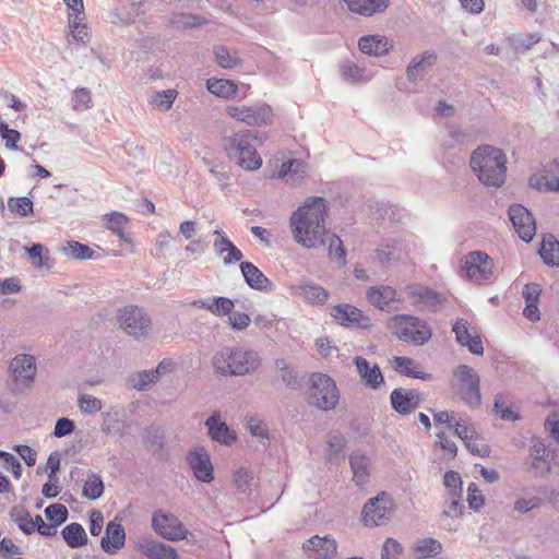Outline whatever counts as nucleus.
Returning <instances> with one entry per match:
<instances>
[{
    "instance_id": "2",
    "label": "nucleus",
    "mask_w": 559,
    "mask_h": 559,
    "mask_svg": "<svg viewBox=\"0 0 559 559\" xmlns=\"http://www.w3.org/2000/svg\"><path fill=\"white\" fill-rule=\"evenodd\" d=\"M469 166L486 187L500 188L507 178V156L501 148L484 144L471 154Z\"/></svg>"
},
{
    "instance_id": "57",
    "label": "nucleus",
    "mask_w": 559,
    "mask_h": 559,
    "mask_svg": "<svg viewBox=\"0 0 559 559\" xmlns=\"http://www.w3.org/2000/svg\"><path fill=\"white\" fill-rule=\"evenodd\" d=\"M235 305L234 301L227 297H215L209 307V311L218 317H224L231 313Z\"/></svg>"
},
{
    "instance_id": "13",
    "label": "nucleus",
    "mask_w": 559,
    "mask_h": 559,
    "mask_svg": "<svg viewBox=\"0 0 559 559\" xmlns=\"http://www.w3.org/2000/svg\"><path fill=\"white\" fill-rule=\"evenodd\" d=\"M407 295L413 304L420 310L427 312H436L447 300L443 294L423 285H409Z\"/></svg>"
},
{
    "instance_id": "11",
    "label": "nucleus",
    "mask_w": 559,
    "mask_h": 559,
    "mask_svg": "<svg viewBox=\"0 0 559 559\" xmlns=\"http://www.w3.org/2000/svg\"><path fill=\"white\" fill-rule=\"evenodd\" d=\"M392 499L385 492L371 498L362 509L361 519L366 526H378L388 521L392 512Z\"/></svg>"
},
{
    "instance_id": "1",
    "label": "nucleus",
    "mask_w": 559,
    "mask_h": 559,
    "mask_svg": "<svg viewBox=\"0 0 559 559\" xmlns=\"http://www.w3.org/2000/svg\"><path fill=\"white\" fill-rule=\"evenodd\" d=\"M326 215V200L322 197H308L289 218L293 239L306 249L322 247L329 236Z\"/></svg>"
},
{
    "instance_id": "20",
    "label": "nucleus",
    "mask_w": 559,
    "mask_h": 559,
    "mask_svg": "<svg viewBox=\"0 0 559 559\" xmlns=\"http://www.w3.org/2000/svg\"><path fill=\"white\" fill-rule=\"evenodd\" d=\"M331 316L336 320L337 323L347 328H366L369 323V319L364 316L360 309L348 304L334 306Z\"/></svg>"
},
{
    "instance_id": "58",
    "label": "nucleus",
    "mask_w": 559,
    "mask_h": 559,
    "mask_svg": "<svg viewBox=\"0 0 559 559\" xmlns=\"http://www.w3.org/2000/svg\"><path fill=\"white\" fill-rule=\"evenodd\" d=\"M326 238L329 240V247H328L329 257L332 259L338 260L342 264H345V262H346L345 254L346 253H345L341 238L338 236H336L335 234H332V235L329 234V236H326Z\"/></svg>"
},
{
    "instance_id": "28",
    "label": "nucleus",
    "mask_w": 559,
    "mask_h": 559,
    "mask_svg": "<svg viewBox=\"0 0 559 559\" xmlns=\"http://www.w3.org/2000/svg\"><path fill=\"white\" fill-rule=\"evenodd\" d=\"M143 2H121L109 12V22L116 25L133 23L140 15Z\"/></svg>"
},
{
    "instance_id": "26",
    "label": "nucleus",
    "mask_w": 559,
    "mask_h": 559,
    "mask_svg": "<svg viewBox=\"0 0 559 559\" xmlns=\"http://www.w3.org/2000/svg\"><path fill=\"white\" fill-rule=\"evenodd\" d=\"M126 542V532L120 523L110 521L106 526L105 536L100 540V546L107 554H116L121 549Z\"/></svg>"
},
{
    "instance_id": "18",
    "label": "nucleus",
    "mask_w": 559,
    "mask_h": 559,
    "mask_svg": "<svg viewBox=\"0 0 559 559\" xmlns=\"http://www.w3.org/2000/svg\"><path fill=\"white\" fill-rule=\"evenodd\" d=\"M354 365L362 383L371 390H378L384 385V377L377 364H371L361 356L354 358Z\"/></svg>"
},
{
    "instance_id": "33",
    "label": "nucleus",
    "mask_w": 559,
    "mask_h": 559,
    "mask_svg": "<svg viewBox=\"0 0 559 559\" xmlns=\"http://www.w3.org/2000/svg\"><path fill=\"white\" fill-rule=\"evenodd\" d=\"M306 173L307 164L300 159L292 158L281 165L278 176L290 185H299Z\"/></svg>"
},
{
    "instance_id": "6",
    "label": "nucleus",
    "mask_w": 559,
    "mask_h": 559,
    "mask_svg": "<svg viewBox=\"0 0 559 559\" xmlns=\"http://www.w3.org/2000/svg\"><path fill=\"white\" fill-rule=\"evenodd\" d=\"M340 391L336 382L328 374L316 372L310 377L307 402L320 411L329 412L336 407Z\"/></svg>"
},
{
    "instance_id": "64",
    "label": "nucleus",
    "mask_w": 559,
    "mask_h": 559,
    "mask_svg": "<svg viewBox=\"0 0 559 559\" xmlns=\"http://www.w3.org/2000/svg\"><path fill=\"white\" fill-rule=\"evenodd\" d=\"M545 430L559 443V413H550L545 420Z\"/></svg>"
},
{
    "instance_id": "47",
    "label": "nucleus",
    "mask_w": 559,
    "mask_h": 559,
    "mask_svg": "<svg viewBox=\"0 0 559 559\" xmlns=\"http://www.w3.org/2000/svg\"><path fill=\"white\" fill-rule=\"evenodd\" d=\"M276 367L280 370V377L282 381L290 389L299 388V379L297 371L289 366L284 359H278L276 361Z\"/></svg>"
},
{
    "instance_id": "23",
    "label": "nucleus",
    "mask_w": 559,
    "mask_h": 559,
    "mask_svg": "<svg viewBox=\"0 0 559 559\" xmlns=\"http://www.w3.org/2000/svg\"><path fill=\"white\" fill-rule=\"evenodd\" d=\"M304 549L313 551L312 559H332L337 552V544L331 536L314 535L304 544Z\"/></svg>"
},
{
    "instance_id": "38",
    "label": "nucleus",
    "mask_w": 559,
    "mask_h": 559,
    "mask_svg": "<svg viewBox=\"0 0 559 559\" xmlns=\"http://www.w3.org/2000/svg\"><path fill=\"white\" fill-rule=\"evenodd\" d=\"M539 255L545 264L559 267V241L552 235L544 237Z\"/></svg>"
},
{
    "instance_id": "16",
    "label": "nucleus",
    "mask_w": 559,
    "mask_h": 559,
    "mask_svg": "<svg viewBox=\"0 0 559 559\" xmlns=\"http://www.w3.org/2000/svg\"><path fill=\"white\" fill-rule=\"evenodd\" d=\"M174 362L169 359H163L158 365L150 370H143L131 374L129 378L130 386L136 391H147L160 379L162 376L171 372Z\"/></svg>"
},
{
    "instance_id": "24",
    "label": "nucleus",
    "mask_w": 559,
    "mask_h": 559,
    "mask_svg": "<svg viewBox=\"0 0 559 559\" xmlns=\"http://www.w3.org/2000/svg\"><path fill=\"white\" fill-rule=\"evenodd\" d=\"M406 254L404 245L394 239L383 240L374 251V258L381 265L402 260Z\"/></svg>"
},
{
    "instance_id": "3",
    "label": "nucleus",
    "mask_w": 559,
    "mask_h": 559,
    "mask_svg": "<svg viewBox=\"0 0 559 559\" xmlns=\"http://www.w3.org/2000/svg\"><path fill=\"white\" fill-rule=\"evenodd\" d=\"M215 371L222 376L253 374L261 366V357L254 349L243 346H226L212 358Z\"/></svg>"
},
{
    "instance_id": "9",
    "label": "nucleus",
    "mask_w": 559,
    "mask_h": 559,
    "mask_svg": "<svg viewBox=\"0 0 559 559\" xmlns=\"http://www.w3.org/2000/svg\"><path fill=\"white\" fill-rule=\"evenodd\" d=\"M461 269L465 277L473 283L481 284L493 277V260L480 250L465 254L461 261Z\"/></svg>"
},
{
    "instance_id": "4",
    "label": "nucleus",
    "mask_w": 559,
    "mask_h": 559,
    "mask_svg": "<svg viewBox=\"0 0 559 559\" xmlns=\"http://www.w3.org/2000/svg\"><path fill=\"white\" fill-rule=\"evenodd\" d=\"M257 135L251 130H241L224 139L227 156L246 170H257L262 158L257 152Z\"/></svg>"
},
{
    "instance_id": "52",
    "label": "nucleus",
    "mask_w": 559,
    "mask_h": 559,
    "mask_svg": "<svg viewBox=\"0 0 559 559\" xmlns=\"http://www.w3.org/2000/svg\"><path fill=\"white\" fill-rule=\"evenodd\" d=\"M78 406L82 414L92 415L103 408V402L91 394H80L78 397Z\"/></svg>"
},
{
    "instance_id": "25",
    "label": "nucleus",
    "mask_w": 559,
    "mask_h": 559,
    "mask_svg": "<svg viewBox=\"0 0 559 559\" xmlns=\"http://www.w3.org/2000/svg\"><path fill=\"white\" fill-rule=\"evenodd\" d=\"M437 60L436 52L431 50L424 51L420 56L412 59L406 68V76L411 82L423 79L433 67Z\"/></svg>"
},
{
    "instance_id": "49",
    "label": "nucleus",
    "mask_w": 559,
    "mask_h": 559,
    "mask_svg": "<svg viewBox=\"0 0 559 559\" xmlns=\"http://www.w3.org/2000/svg\"><path fill=\"white\" fill-rule=\"evenodd\" d=\"M214 56L217 64L223 69H234L240 63L237 56L233 55L225 46L214 47Z\"/></svg>"
},
{
    "instance_id": "50",
    "label": "nucleus",
    "mask_w": 559,
    "mask_h": 559,
    "mask_svg": "<svg viewBox=\"0 0 559 559\" xmlns=\"http://www.w3.org/2000/svg\"><path fill=\"white\" fill-rule=\"evenodd\" d=\"M33 201L27 197L9 198L8 200L9 210L22 217H26L33 213Z\"/></svg>"
},
{
    "instance_id": "55",
    "label": "nucleus",
    "mask_w": 559,
    "mask_h": 559,
    "mask_svg": "<svg viewBox=\"0 0 559 559\" xmlns=\"http://www.w3.org/2000/svg\"><path fill=\"white\" fill-rule=\"evenodd\" d=\"M341 76L348 83H357L364 79V69L352 61H346L341 66Z\"/></svg>"
},
{
    "instance_id": "59",
    "label": "nucleus",
    "mask_w": 559,
    "mask_h": 559,
    "mask_svg": "<svg viewBox=\"0 0 559 559\" xmlns=\"http://www.w3.org/2000/svg\"><path fill=\"white\" fill-rule=\"evenodd\" d=\"M69 10V23L78 28L79 22L84 19L83 0H63Z\"/></svg>"
},
{
    "instance_id": "53",
    "label": "nucleus",
    "mask_w": 559,
    "mask_h": 559,
    "mask_svg": "<svg viewBox=\"0 0 559 559\" xmlns=\"http://www.w3.org/2000/svg\"><path fill=\"white\" fill-rule=\"evenodd\" d=\"M176 97L177 92L175 90H166L162 92H156L151 97V103L154 106H156L160 111H167L171 108Z\"/></svg>"
},
{
    "instance_id": "19",
    "label": "nucleus",
    "mask_w": 559,
    "mask_h": 559,
    "mask_svg": "<svg viewBox=\"0 0 559 559\" xmlns=\"http://www.w3.org/2000/svg\"><path fill=\"white\" fill-rule=\"evenodd\" d=\"M207 433L213 441L223 445H231L237 440V435L225 421L221 420V413L213 412L204 423Z\"/></svg>"
},
{
    "instance_id": "12",
    "label": "nucleus",
    "mask_w": 559,
    "mask_h": 559,
    "mask_svg": "<svg viewBox=\"0 0 559 559\" xmlns=\"http://www.w3.org/2000/svg\"><path fill=\"white\" fill-rule=\"evenodd\" d=\"M153 530L163 538L177 542L187 538L188 531L171 513L155 512L152 516Z\"/></svg>"
},
{
    "instance_id": "54",
    "label": "nucleus",
    "mask_w": 559,
    "mask_h": 559,
    "mask_svg": "<svg viewBox=\"0 0 559 559\" xmlns=\"http://www.w3.org/2000/svg\"><path fill=\"white\" fill-rule=\"evenodd\" d=\"M68 515L67 507L61 503H53L45 509V516L57 527L67 521Z\"/></svg>"
},
{
    "instance_id": "37",
    "label": "nucleus",
    "mask_w": 559,
    "mask_h": 559,
    "mask_svg": "<svg viewBox=\"0 0 559 559\" xmlns=\"http://www.w3.org/2000/svg\"><path fill=\"white\" fill-rule=\"evenodd\" d=\"M61 535L70 548H79L87 544V535L80 523H70L63 527Z\"/></svg>"
},
{
    "instance_id": "17",
    "label": "nucleus",
    "mask_w": 559,
    "mask_h": 559,
    "mask_svg": "<svg viewBox=\"0 0 559 559\" xmlns=\"http://www.w3.org/2000/svg\"><path fill=\"white\" fill-rule=\"evenodd\" d=\"M392 408L400 415H408L419 407L421 394L418 390L394 389L390 394Z\"/></svg>"
},
{
    "instance_id": "21",
    "label": "nucleus",
    "mask_w": 559,
    "mask_h": 559,
    "mask_svg": "<svg viewBox=\"0 0 559 559\" xmlns=\"http://www.w3.org/2000/svg\"><path fill=\"white\" fill-rule=\"evenodd\" d=\"M468 322L465 319H459L452 326L455 334L456 342L464 347H467L473 355L480 356L484 354L481 338L478 334H471L468 330Z\"/></svg>"
},
{
    "instance_id": "15",
    "label": "nucleus",
    "mask_w": 559,
    "mask_h": 559,
    "mask_svg": "<svg viewBox=\"0 0 559 559\" xmlns=\"http://www.w3.org/2000/svg\"><path fill=\"white\" fill-rule=\"evenodd\" d=\"M186 461L199 481L209 484L214 479V467L205 448L195 447L187 454Z\"/></svg>"
},
{
    "instance_id": "7",
    "label": "nucleus",
    "mask_w": 559,
    "mask_h": 559,
    "mask_svg": "<svg viewBox=\"0 0 559 559\" xmlns=\"http://www.w3.org/2000/svg\"><path fill=\"white\" fill-rule=\"evenodd\" d=\"M120 328L135 340L148 337L152 332V320L144 309L138 306H127L118 310Z\"/></svg>"
},
{
    "instance_id": "14",
    "label": "nucleus",
    "mask_w": 559,
    "mask_h": 559,
    "mask_svg": "<svg viewBox=\"0 0 559 559\" xmlns=\"http://www.w3.org/2000/svg\"><path fill=\"white\" fill-rule=\"evenodd\" d=\"M508 215L519 237L530 242L536 233L533 214L522 204H512L509 206Z\"/></svg>"
},
{
    "instance_id": "48",
    "label": "nucleus",
    "mask_w": 559,
    "mask_h": 559,
    "mask_svg": "<svg viewBox=\"0 0 559 559\" xmlns=\"http://www.w3.org/2000/svg\"><path fill=\"white\" fill-rule=\"evenodd\" d=\"M455 435L464 442L472 441L476 438V430L474 425L466 418H456L452 425Z\"/></svg>"
},
{
    "instance_id": "34",
    "label": "nucleus",
    "mask_w": 559,
    "mask_h": 559,
    "mask_svg": "<svg viewBox=\"0 0 559 559\" xmlns=\"http://www.w3.org/2000/svg\"><path fill=\"white\" fill-rule=\"evenodd\" d=\"M348 9L362 16H372L383 12L389 4V0H344Z\"/></svg>"
},
{
    "instance_id": "22",
    "label": "nucleus",
    "mask_w": 559,
    "mask_h": 559,
    "mask_svg": "<svg viewBox=\"0 0 559 559\" xmlns=\"http://www.w3.org/2000/svg\"><path fill=\"white\" fill-rule=\"evenodd\" d=\"M239 267L246 284L250 288L264 293L274 292L275 285L273 282L270 281L253 263L245 261L240 263Z\"/></svg>"
},
{
    "instance_id": "35",
    "label": "nucleus",
    "mask_w": 559,
    "mask_h": 559,
    "mask_svg": "<svg viewBox=\"0 0 559 559\" xmlns=\"http://www.w3.org/2000/svg\"><path fill=\"white\" fill-rule=\"evenodd\" d=\"M142 552L148 559H177V550L169 545L155 540H146L141 544Z\"/></svg>"
},
{
    "instance_id": "42",
    "label": "nucleus",
    "mask_w": 559,
    "mask_h": 559,
    "mask_svg": "<svg viewBox=\"0 0 559 559\" xmlns=\"http://www.w3.org/2000/svg\"><path fill=\"white\" fill-rule=\"evenodd\" d=\"M104 493V483L102 477L96 473H88L87 479L83 485L82 495L90 499L96 500Z\"/></svg>"
},
{
    "instance_id": "29",
    "label": "nucleus",
    "mask_w": 559,
    "mask_h": 559,
    "mask_svg": "<svg viewBox=\"0 0 559 559\" xmlns=\"http://www.w3.org/2000/svg\"><path fill=\"white\" fill-rule=\"evenodd\" d=\"M358 47L362 53L374 57L384 56L392 48L388 38L380 35L362 36L358 41Z\"/></svg>"
},
{
    "instance_id": "36",
    "label": "nucleus",
    "mask_w": 559,
    "mask_h": 559,
    "mask_svg": "<svg viewBox=\"0 0 559 559\" xmlns=\"http://www.w3.org/2000/svg\"><path fill=\"white\" fill-rule=\"evenodd\" d=\"M354 481L362 486L369 477V459L361 452L355 451L349 456Z\"/></svg>"
},
{
    "instance_id": "46",
    "label": "nucleus",
    "mask_w": 559,
    "mask_h": 559,
    "mask_svg": "<svg viewBox=\"0 0 559 559\" xmlns=\"http://www.w3.org/2000/svg\"><path fill=\"white\" fill-rule=\"evenodd\" d=\"M170 23L177 28H193L205 24L206 21L197 14L176 13L171 16Z\"/></svg>"
},
{
    "instance_id": "39",
    "label": "nucleus",
    "mask_w": 559,
    "mask_h": 559,
    "mask_svg": "<svg viewBox=\"0 0 559 559\" xmlns=\"http://www.w3.org/2000/svg\"><path fill=\"white\" fill-rule=\"evenodd\" d=\"M441 550V543L431 537L419 539L414 545V551L417 559H427L432 556H437Z\"/></svg>"
},
{
    "instance_id": "51",
    "label": "nucleus",
    "mask_w": 559,
    "mask_h": 559,
    "mask_svg": "<svg viewBox=\"0 0 559 559\" xmlns=\"http://www.w3.org/2000/svg\"><path fill=\"white\" fill-rule=\"evenodd\" d=\"M443 484L448 490L450 497H462L463 493V481L457 472L448 471L443 476Z\"/></svg>"
},
{
    "instance_id": "45",
    "label": "nucleus",
    "mask_w": 559,
    "mask_h": 559,
    "mask_svg": "<svg viewBox=\"0 0 559 559\" xmlns=\"http://www.w3.org/2000/svg\"><path fill=\"white\" fill-rule=\"evenodd\" d=\"M104 221L106 222V227L116 234L123 241H128L127 236L123 230L126 225L128 224V217L119 212H112L111 214H106L104 216Z\"/></svg>"
},
{
    "instance_id": "63",
    "label": "nucleus",
    "mask_w": 559,
    "mask_h": 559,
    "mask_svg": "<svg viewBox=\"0 0 559 559\" xmlns=\"http://www.w3.org/2000/svg\"><path fill=\"white\" fill-rule=\"evenodd\" d=\"M92 102L91 92L87 88L75 90L72 96V107L74 110H85Z\"/></svg>"
},
{
    "instance_id": "30",
    "label": "nucleus",
    "mask_w": 559,
    "mask_h": 559,
    "mask_svg": "<svg viewBox=\"0 0 559 559\" xmlns=\"http://www.w3.org/2000/svg\"><path fill=\"white\" fill-rule=\"evenodd\" d=\"M366 297L370 305L380 310H385L395 301L396 290L386 285L373 286L367 290Z\"/></svg>"
},
{
    "instance_id": "60",
    "label": "nucleus",
    "mask_w": 559,
    "mask_h": 559,
    "mask_svg": "<svg viewBox=\"0 0 559 559\" xmlns=\"http://www.w3.org/2000/svg\"><path fill=\"white\" fill-rule=\"evenodd\" d=\"M454 376L462 382V385L480 383L479 377L476 373V371L467 365H460L454 370Z\"/></svg>"
},
{
    "instance_id": "56",
    "label": "nucleus",
    "mask_w": 559,
    "mask_h": 559,
    "mask_svg": "<svg viewBox=\"0 0 559 559\" xmlns=\"http://www.w3.org/2000/svg\"><path fill=\"white\" fill-rule=\"evenodd\" d=\"M460 396L468 406L477 407L481 402L479 383L461 385Z\"/></svg>"
},
{
    "instance_id": "40",
    "label": "nucleus",
    "mask_w": 559,
    "mask_h": 559,
    "mask_svg": "<svg viewBox=\"0 0 559 559\" xmlns=\"http://www.w3.org/2000/svg\"><path fill=\"white\" fill-rule=\"evenodd\" d=\"M206 88L212 94L222 98H228L237 92V85L233 81L225 79H209L206 81Z\"/></svg>"
},
{
    "instance_id": "61",
    "label": "nucleus",
    "mask_w": 559,
    "mask_h": 559,
    "mask_svg": "<svg viewBox=\"0 0 559 559\" xmlns=\"http://www.w3.org/2000/svg\"><path fill=\"white\" fill-rule=\"evenodd\" d=\"M329 460L333 461L344 450L346 439L341 433H331L328 438Z\"/></svg>"
},
{
    "instance_id": "5",
    "label": "nucleus",
    "mask_w": 559,
    "mask_h": 559,
    "mask_svg": "<svg viewBox=\"0 0 559 559\" xmlns=\"http://www.w3.org/2000/svg\"><path fill=\"white\" fill-rule=\"evenodd\" d=\"M388 326L400 341L414 346L425 345L432 336V330L425 320L409 314L392 317Z\"/></svg>"
},
{
    "instance_id": "27",
    "label": "nucleus",
    "mask_w": 559,
    "mask_h": 559,
    "mask_svg": "<svg viewBox=\"0 0 559 559\" xmlns=\"http://www.w3.org/2000/svg\"><path fill=\"white\" fill-rule=\"evenodd\" d=\"M530 186L537 191L559 192V181L552 163L544 166L542 171L532 175Z\"/></svg>"
},
{
    "instance_id": "32",
    "label": "nucleus",
    "mask_w": 559,
    "mask_h": 559,
    "mask_svg": "<svg viewBox=\"0 0 559 559\" xmlns=\"http://www.w3.org/2000/svg\"><path fill=\"white\" fill-rule=\"evenodd\" d=\"M296 295L306 302L316 306L324 305L329 299V293L316 283H302L296 287Z\"/></svg>"
},
{
    "instance_id": "10",
    "label": "nucleus",
    "mask_w": 559,
    "mask_h": 559,
    "mask_svg": "<svg viewBox=\"0 0 559 559\" xmlns=\"http://www.w3.org/2000/svg\"><path fill=\"white\" fill-rule=\"evenodd\" d=\"M226 112L231 118L251 127H261L270 122L272 109L266 104H255L253 106H228Z\"/></svg>"
},
{
    "instance_id": "8",
    "label": "nucleus",
    "mask_w": 559,
    "mask_h": 559,
    "mask_svg": "<svg viewBox=\"0 0 559 559\" xmlns=\"http://www.w3.org/2000/svg\"><path fill=\"white\" fill-rule=\"evenodd\" d=\"M37 366L35 357L29 354H19L9 364L10 390L23 392L29 389L35 380Z\"/></svg>"
},
{
    "instance_id": "41",
    "label": "nucleus",
    "mask_w": 559,
    "mask_h": 559,
    "mask_svg": "<svg viewBox=\"0 0 559 559\" xmlns=\"http://www.w3.org/2000/svg\"><path fill=\"white\" fill-rule=\"evenodd\" d=\"M493 408L502 420L516 421L521 418L519 413L513 411L512 403L504 394L500 393L495 396Z\"/></svg>"
},
{
    "instance_id": "43",
    "label": "nucleus",
    "mask_w": 559,
    "mask_h": 559,
    "mask_svg": "<svg viewBox=\"0 0 559 559\" xmlns=\"http://www.w3.org/2000/svg\"><path fill=\"white\" fill-rule=\"evenodd\" d=\"M10 518L25 535H31L35 532L33 518L28 511L14 507L10 511Z\"/></svg>"
},
{
    "instance_id": "31",
    "label": "nucleus",
    "mask_w": 559,
    "mask_h": 559,
    "mask_svg": "<svg viewBox=\"0 0 559 559\" xmlns=\"http://www.w3.org/2000/svg\"><path fill=\"white\" fill-rule=\"evenodd\" d=\"M392 367L400 374L409 378L424 381H430L432 379L431 373H427L420 370L419 366L409 357L395 356L392 360Z\"/></svg>"
},
{
    "instance_id": "44",
    "label": "nucleus",
    "mask_w": 559,
    "mask_h": 559,
    "mask_svg": "<svg viewBox=\"0 0 559 559\" xmlns=\"http://www.w3.org/2000/svg\"><path fill=\"white\" fill-rule=\"evenodd\" d=\"M62 252L66 255L76 260H88L93 259L94 255L92 248H90L87 245L74 240L68 241L62 247Z\"/></svg>"
},
{
    "instance_id": "62",
    "label": "nucleus",
    "mask_w": 559,
    "mask_h": 559,
    "mask_svg": "<svg viewBox=\"0 0 559 559\" xmlns=\"http://www.w3.org/2000/svg\"><path fill=\"white\" fill-rule=\"evenodd\" d=\"M540 504L542 498L538 496H532L530 498H518L514 501L513 509L519 513L525 514L528 513L531 510L540 507Z\"/></svg>"
}]
</instances>
